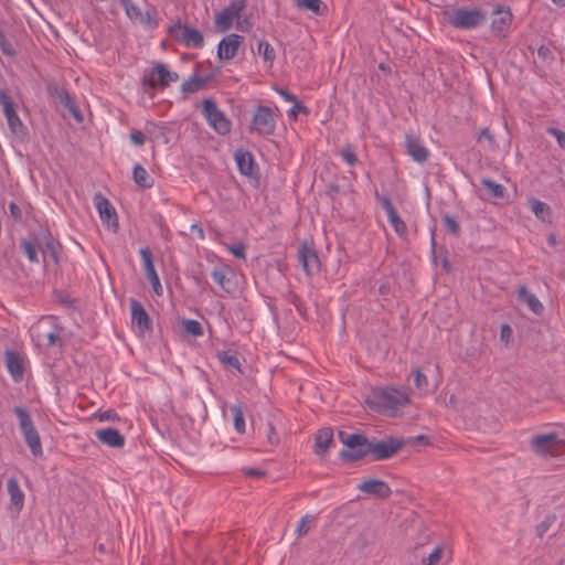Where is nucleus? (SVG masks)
<instances>
[{
  "mask_svg": "<svg viewBox=\"0 0 565 565\" xmlns=\"http://www.w3.org/2000/svg\"><path fill=\"white\" fill-rule=\"evenodd\" d=\"M558 445L557 434L535 435L531 439L532 450L540 456L552 455Z\"/></svg>",
  "mask_w": 565,
  "mask_h": 565,
  "instance_id": "obj_15",
  "label": "nucleus"
},
{
  "mask_svg": "<svg viewBox=\"0 0 565 565\" xmlns=\"http://www.w3.org/2000/svg\"><path fill=\"white\" fill-rule=\"evenodd\" d=\"M130 140L137 146H142L146 141V138L141 131L134 129L130 132Z\"/></svg>",
  "mask_w": 565,
  "mask_h": 565,
  "instance_id": "obj_57",
  "label": "nucleus"
},
{
  "mask_svg": "<svg viewBox=\"0 0 565 565\" xmlns=\"http://www.w3.org/2000/svg\"><path fill=\"white\" fill-rule=\"evenodd\" d=\"M152 75L158 76V82L161 88H167L172 82H177L179 79V75L174 72H170L162 63H156L153 65Z\"/></svg>",
  "mask_w": 565,
  "mask_h": 565,
  "instance_id": "obj_29",
  "label": "nucleus"
},
{
  "mask_svg": "<svg viewBox=\"0 0 565 565\" xmlns=\"http://www.w3.org/2000/svg\"><path fill=\"white\" fill-rule=\"evenodd\" d=\"M511 337H512V328L507 323L502 324L501 329H500L501 341L508 343Z\"/></svg>",
  "mask_w": 565,
  "mask_h": 565,
  "instance_id": "obj_58",
  "label": "nucleus"
},
{
  "mask_svg": "<svg viewBox=\"0 0 565 565\" xmlns=\"http://www.w3.org/2000/svg\"><path fill=\"white\" fill-rule=\"evenodd\" d=\"M121 7L125 9L126 14L134 21H138L141 24H151L152 18L149 12L142 13L137 4L132 0H120Z\"/></svg>",
  "mask_w": 565,
  "mask_h": 565,
  "instance_id": "obj_26",
  "label": "nucleus"
},
{
  "mask_svg": "<svg viewBox=\"0 0 565 565\" xmlns=\"http://www.w3.org/2000/svg\"><path fill=\"white\" fill-rule=\"evenodd\" d=\"M315 520H316V516L312 514L303 515L295 529V534L298 537H302V536L307 535L309 533V531L311 530V526H312Z\"/></svg>",
  "mask_w": 565,
  "mask_h": 565,
  "instance_id": "obj_38",
  "label": "nucleus"
},
{
  "mask_svg": "<svg viewBox=\"0 0 565 565\" xmlns=\"http://www.w3.org/2000/svg\"><path fill=\"white\" fill-rule=\"evenodd\" d=\"M358 490L370 497L385 500L392 494L390 486L380 479L369 478L358 484Z\"/></svg>",
  "mask_w": 565,
  "mask_h": 565,
  "instance_id": "obj_11",
  "label": "nucleus"
},
{
  "mask_svg": "<svg viewBox=\"0 0 565 565\" xmlns=\"http://www.w3.org/2000/svg\"><path fill=\"white\" fill-rule=\"evenodd\" d=\"M202 113L209 125L220 135H227L232 124L225 114L218 109L215 100L205 98L202 102Z\"/></svg>",
  "mask_w": 565,
  "mask_h": 565,
  "instance_id": "obj_4",
  "label": "nucleus"
},
{
  "mask_svg": "<svg viewBox=\"0 0 565 565\" xmlns=\"http://www.w3.org/2000/svg\"><path fill=\"white\" fill-rule=\"evenodd\" d=\"M367 449L369 446L343 449L342 451H340L339 457L345 462L359 461L363 459L365 456L370 455V451Z\"/></svg>",
  "mask_w": 565,
  "mask_h": 565,
  "instance_id": "obj_34",
  "label": "nucleus"
},
{
  "mask_svg": "<svg viewBox=\"0 0 565 565\" xmlns=\"http://www.w3.org/2000/svg\"><path fill=\"white\" fill-rule=\"evenodd\" d=\"M45 239V250H43V256L45 257L46 254L51 256L54 263H58V253L57 247L58 243H56L50 232H47L44 236Z\"/></svg>",
  "mask_w": 565,
  "mask_h": 565,
  "instance_id": "obj_40",
  "label": "nucleus"
},
{
  "mask_svg": "<svg viewBox=\"0 0 565 565\" xmlns=\"http://www.w3.org/2000/svg\"><path fill=\"white\" fill-rule=\"evenodd\" d=\"M246 8V0H234L215 18V25L222 32L231 29L233 21L238 19Z\"/></svg>",
  "mask_w": 565,
  "mask_h": 565,
  "instance_id": "obj_8",
  "label": "nucleus"
},
{
  "mask_svg": "<svg viewBox=\"0 0 565 565\" xmlns=\"http://www.w3.org/2000/svg\"><path fill=\"white\" fill-rule=\"evenodd\" d=\"M493 14L497 17L491 22V31L494 35L504 38L512 22L511 10L508 7L497 6Z\"/></svg>",
  "mask_w": 565,
  "mask_h": 565,
  "instance_id": "obj_14",
  "label": "nucleus"
},
{
  "mask_svg": "<svg viewBox=\"0 0 565 565\" xmlns=\"http://www.w3.org/2000/svg\"><path fill=\"white\" fill-rule=\"evenodd\" d=\"M94 204L98 211L100 220L107 224L114 232L118 230V217L115 207L100 193L94 195Z\"/></svg>",
  "mask_w": 565,
  "mask_h": 565,
  "instance_id": "obj_10",
  "label": "nucleus"
},
{
  "mask_svg": "<svg viewBox=\"0 0 565 565\" xmlns=\"http://www.w3.org/2000/svg\"><path fill=\"white\" fill-rule=\"evenodd\" d=\"M20 247L31 263H38L39 258L35 242L23 239L20 243Z\"/></svg>",
  "mask_w": 565,
  "mask_h": 565,
  "instance_id": "obj_41",
  "label": "nucleus"
},
{
  "mask_svg": "<svg viewBox=\"0 0 565 565\" xmlns=\"http://www.w3.org/2000/svg\"><path fill=\"white\" fill-rule=\"evenodd\" d=\"M217 358L225 367L235 369L239 373H243L241 370V362L236 355L230 354L226 351H222L217 353Z\"/></svg>",
  "mask_w": 565,
  "mask_h": 565,
  "instance_id": "obj_39",
  "label": "nucleus"
},
{
  "mask_svg": "<svg viewBox=\"0 0 565 565\" xmlns=\"http://www.w3.org/2000/svg\"><path fill=\"white\" fill-rule=\"evenodd\" d=\"M131 310V323L135 326L140 334L152 331V323L149 315L143 306L136 299L129 300Z\"/></svg>",
  "mask_w": 565,
  "mask_h": 565,
  "instance_id": "obj_12",
  "label": "nucleus"
},
{
  "mask_svg": "<svg viewBox=\"0 0 565 565\" xmlns=\"http://www.w3.org/2000/svg\"><path fill=\"white\" fill-rule=\"evenodd\" d=\"M243 42V36L238 34H230L223 38L217 46V57L220 60H232L238 50L239 44Z\"/></svg>",
  "mask_w": 565,
  "mask_h": 565,
  "instance_id": "obj_18",
  "label": "nucleus"
},
{
  "mask_svg": "<svg viewBox=\"0 0 565 565\" xmlns=\"http://www.w3.org/2000/svg\"><path fill=\"white\" fill-rule=\"evenodd\" d=\"M481 184L487 190L489 196L495 199H502L504 196L505 189L502 184H499L490 179H482Z\"/></svg>",
  "mask_w": 565,
  "mask_h": 565,
  "instance_id": "obj_36",
  "label": "nucleus"
},
{
  "mask_svg": "<svg viewBox=\"0 0 565 565\" xmlns=\"http://www.w3.org/2000/svg\"><path fill=\"white\" fill-rule=\"evenodd\" d=\"M276 120L271 108L258 106L253 115L250 131L263 136H270L275 132Z\"/></svg>",
  "mask_w": 565,
  "mask_h": 565,
  "instance_id": "obj_6",
  "label": "nucleus"
},
{
  "mask_svg": "<svg viewBox=\"0 0 565 565\" xmlns=\"http://www.w3.org/2000/svg\"><path fill=\"white\" fill-rule=\"evenodd\" d=\"M0 50L7 56H14L17 54L12 43L8 40L4 32L0 29Z\"/></svg>",
  "mask_w": 565,
  "mask_h": 565,
  "instance_id": "obj_45",
  "label": "nucleus"
},
{
  "mask_svg": "<svg viewBox=\"0 0 565 565\" xmlns=\"http://www.w3.org/2000/svg\"><path fill=\"white\" fill-rule=\"evenodd\" d=\"M477 140L478 142L487 140L491 146L494 143V137L488 128H483L480 130Z\"/></svg>",
  "mask_w": 565,
  "mask_h": 565,
  "instance_id": "obj_54",
  "label": "nucleus"
},
{
  "mask_svg": "<svg viewBox=\"0 0 565 565\" xmlns=\"http://www.w3.org/2000/svg\"><path fill=\"white\" fill-rule=\"evenodd\" d=\"M518 297L521 301H524L531 311L535 315H542L544 311V307L542 302L537 299V297L531 294L526 286L522 285L518 289Z\"/></svg>",
  "mask_w": 565,
  "mask_h": 565,
  "instance_id": "obj_28",
  "label": "nucleus"
},
{
  "mask_svg": "<svg viewBox=\"0 0 565 565\" xmlns=\"http://www.w3.org/2000/svg\"><path fill=\"white\" fill-rule=\"evenodd\" d=\"M140 257L142 260V265H143V269H145L147 279L150 281L154 294L160 296L162 294V287H161L159 276H158L154 265H153L151 250L147 247L141 248Z\"/></svg>",
  "mask_w": 565,
  "mask_h": 565,
  "instance_id": "obj_16",
  "label": "nucleus"
},
{
  "mask_svg": "<svg viewBox=\"0 0 565 565\" xmlns=\"http://www.w3.org/2000/svg\"><path fill=\"white\" fill-rule=\"evenodd\" d=\"M50 93L56 96L58 102L70 111V114L75 118L76 121H83L82 111L65 89H58L57 87H55L54 90H52L50 88Z\"/></svg>",
  "mask_w": 565,
  "mask_h": 565,
  "instance_id": "obj_23",
  "label": "nucleus"
},
{
  "mask_svg": "<svg viewBox=\"0 0 565 565\" xmlns=\"http://www.w3.org/2000/svg\"><path fill=\"white\" fill-rule=\"evenodd\" d=\"M419 443L427 445V444H429V440L424 435L414 436L407 440V444L413 445V446L416 444H419Z\"/></svg>",
  "mask_w": 565,
  "mask_h": 565,
  "instance_id": "obj_61",
  "label": "nucleus"
},
{
  "mask_svg": "<svg viewBox=\"0 0 565 565\" xmlns=\"http://www.w3.org/2000/svg\"><path fill=\"white\" fill-rule=\"evenodd\" d=\"M209 81L210 76L203 77L194 74L182 83L181 92L185 95L196 93L204 89Z\"/></svg>",
  "mask_w": 565,
  "mask_h": 565,
  "instance_id": "obj_30",
  "label": "nucleus"
},
{
  "mask_svg": "<svg viewBox=\"0 0 565 565\" xmlns=\"http://www.w3.org/2000/svg\"><path fill=\"white\" fill-rule=\"evenodd\" d=\"M9 211H10V215L15 220V221H21L22 220V210L21 207L15 204L14 202H10L9 203Z\"/></svg>",
  "mask_w": 565,
  "mask_h": 565,
  "instance_id": "obj_56",
  "label": "nucleus"
},
{
  "mask_svg": "<svg viewBox=\"0 0 565 565\" xmlns=\"http://www.w3.org/2000/svg\"><path fill=\"white\" fill-rule=\"evenodd\" d=\"M96 438L104 445L113 448H121L125 446V437L116 428H102L95 431Z\"/></svg>",
  "mask_w": 565,
  "mask_h": 565,
  "instance_id": "obj_21",
  "label": "nucleus"
},
{
  "mask_svg": "<svg viewBox=\"0 0 565 565\" xmlns=\"http://www.w3.org/2000/svg\"><path fill=\"white\" fill-rule=\"evenodd\" d=\"M227 249L236 257V258H239V259H245L246 258V252H245V245L242 244V243H238L234 246L232 245H227Z\"/></svg>",
  "mask_w": 565,
  "mask_h": 565,
  "instance_id": "obj_51",
  "label": "nucleus"
},
{
  "mask_svg": "<svg viewBox=\"0 0 565 565\" xmlns=\"http://www.w3.org/2000/svg\"><path fill=\"white\" fill-rule=\"evenodd\" d=\"M234 159L241 174L252 177L255 173V161L252 152L238 149L234 152Z\"/></svg>",
  "mask_w": 565,
  "mask_h": 565,
  "instance_id": "obj_22",
  "label": "nucleus"
},
{
  "mask_svg": "<svg viewBox=\"0 0 565 565\" xmlns=\"http://www.w3.org/2000/svg\"><path fill=\"white\" fill-rule=\"evenodd\" d=\"M276 92L281 96L284 97L287 102H296L298 100L297 97L291 94L290 92H288L286 88H276Z\"/></svg>",
  "mask_w": 565,
  "mask_h": 565,
  "instance_id": "obj_60",
  "label": "nucleus"
},
{
  "mask_svg": "<svg viewBox=\"0 0 565 565\" xmlns=\"http://www.w3.org/2000/svg\"><path fill=\"white\" fill-rule=\"evenodd\" d=\"M169 34L186 47L199 49L204 44L203 35L198 29L182 24L181 22L172 24L169 28Z\"/></svg>",
  "mask_w": 565,
  "mask_h": 565,
  "instance_id": "obj_5",
  "label": "nucleus"
},
{
  "mask_svg": "<svg viewBox=\"0 0 565 565\" xmlns=\"http://www.w3.org/2000/svg\"><path fill=\"white\" fill-rule=\"evenodd\" d=\"M340 156L342 160L350 167H353L358 162L356 154L354 153L351 147H345L341 149Z\"/></svg>",
  "mask_w": 565,
  "mask_h": 565,
  "instance_id": "obj_49",
  "label": "nucleus"
},
{
  "mask_svg": "<svg viewBox=\"0 0 565 565\" xmlns=\"http://www.w3.org/2000/svg\"><path fill=\"white\" fill-rule=\"evenodd\" d=\"M295 4L300 10L311 11L316 15H323L327 6L321 0H295Z\"/></svg>",
  "mask_w": 565,
  "mask_h": 565,
  "instance_id": "obj_33",
  "label": "nucleus"
},
{
  "mask_svg": "<svg viewBox=\"0 0 565 565\" xmlns=\"http://www.w3.org/2000/svg\"><path fill=\"white\" fill-rule=\"evenodd\" d=\"M413 375H414V384H415V386L419 391L427 392L428 391V380H427V376L424 373H422L418 369L413 371Z\"/></svg>",
  "mask_w": 565,
  "mask_h": 565,
  "instance_id": "obj_48",
  "label": "nucleus"
},
{
  "mask_svg": "<svg viewBox=\"0 0 565 565\" xmlns=\"http://www.w3.org/2000/svg\"><path fill=\"white\" fill-rule=\"evenodd\" d=\"M258 53L263 55L265 62H268L269 65L273 64L276 55L275 50L271 47V45L267 41H259L258 42Z\"/></svg>",
  "mask_w": 565,
  "mask_h": 565,
  "instance_id": "obj_43",
  "label": "nucleus"
},
{
  "mask_svg": "<svg viewBox=\"0 0 565 565\" xmlns=\"http://www.w3.org/2000/svg\"><path fill=\"white\" fill-rule=\"evenodd\" d=\"M406 153L417 163H424L429 157V150L423 145L420 138L413 134L405 136Z\"/></svg>",
  "mask_w": 565,
  "mask_h": 565,
  "instance_id": "obj_17",
  "label": "nucleus"
},
{
  "mask_svg": "<svg viewBox=\"0 0 565 565\" xmlns=\"http://www.w3.org/2000/svg\"><path fill=\"white\" fill-rule=\"evenodd\" d=\"M0 103L3 106V114L11 132L14 135L23 134L24 125L15 111V105L13 100L6 90H0Z\"/></svg>",
  "mask_w": 565,
  "mask_h": 565,
  "instance_id": "obj_9",
  "label": "nucleus"
},
{
  "mask_svg": "<svg viewBox=\"0 0 565 565\" xmlns=\"http://www.w3.org/2000/svg\"><path fill=\"white\" fill-rule=\"evenodd\" d=\"M184 331L193 337H200L203 334V328L196 320L188 319L183 321Z\"/></svg>",
  "mask_w": 565,
  "mask_h": 565,
  "instance_id": "obj_44",
  "label": "nucleus"
},
{
  "mask_svg": "<svg viewBox=\"0 0 565 565\" xmlns=\"http://www.w3.org/2000/svg\"><path fill=\"white\" fill-rule=\"evenodd\" d=\"M338 437L348 448L366 447L370 445V440L363 434H349L340 430Z\"/></svg>",
  "mask_w": 565,
  "mask_h": 565,
  "instance_id": "obj_31",
  "label": "nucleus"
},
{
  "mask_svg": "<svg viewBox=\"0 0 565 565\" xmlns=\"http://www.w3.org/2000/svg\"><path fill=\"white\" fill-rule=\"evenodd\" d=\"M375 405L385 415L395 417L399 407L409 404L407 388H381L374 394Z\"/></svg>",
  "mask_w": 565,
  "mask_h": 565,
  "instance_id": "obj_1",
  "label": "nucleus"
},
{
  "mask_svg": "<svg viewBox=\"0 0 565 565\" xmlns=\"http://www.w3.org/2000/svg\"><path fill=\"white\" fill-rule=\"evenodd\" d=\"M332 445L333 430L328 427L319 429L315 438V452L319 457H324Z\"/></svg>",
  "mask_w": 565,
  "mask_h": 565,
  "instance_id": "obj_24",
  "label": "nucleus"
},
{
  "mask_svg": "<svg viewBox=\"0 0 565 565\" xmlns=\"http://www.w3.org/2000/svg\"><path fill=\"white\" fill-rule=\"evenodd\" d=\"M132 178L135 183L142 189H150L153 186V178H151L147 170L139 163L134 167Z\"/></svg>",
  "mask_w": 565,
  "mask_h": 565,
  "instance_id": "obj_32",
  "label": "nucleus"
},
{
  "mask_svg": "<svg viewBox=\"0 0 565 565\" xmlns=\"http://www.w3.org/2000/svg\"><path fill=\"white\" fill-rule=\"evenodd\" d=\"M234 420V428L238 434L245 433L244 408L241 404L231 407Z\"/></svg>",
  "mask_w": 565,
  "mask_h": 565,
  "instance_id": "obj_37",
  "label": "nucleus"
},
{
  "mask_svg": "<svg viewBox=\"0 0 565 565\" xmlns=\"http://www.w3.org/2000/svg\"><path fill=\"white\" fill-rule=\"evenodd\" d=\"M18 420L19 428L24 438L26 446L30 448L31 454L35 458H40L43 455V448L41 443L40 434L34 426L29 411L24 407L17 406L13 409Z\"/></svg>",
  "mask_w": 565,
  "mask_h": 565,
  "instance_id": "obj_2",
  "label": "nucleus"
},
{
  "mask_svg": "<svg viewBox=\"0 0 565 565\" xmlns=\"http://www.w3.org/2000/svg\"><path fill=\"white\" fill-rule=\"evenodd\" d=\"M443 223L446 227V230L457 236L460 232V226L458 224V222L455 220V217L450 216L449 214H444L443 215Z\"/></svg>",
  "mask_w": 565,
  "mask_h": 565,
  "instance_id": "obj_47",
  "label": "nucleus"
},
{
  "mask_svg": "<svg viewBox=\"0 0 565 565\" xmlns=\"http://www.w3.org/2000/svg\"><path fill=\"white\" fill-rule=\"evenodd\" d=\"M537 55H539L540 58H542L545 62L553 60L552 51L547 46H545V45H541L539 47Z\"/></svg>",
  "mask_w": 565,
  "mask_h": 565,
  "instance_id": "obj_55",
  "label": "nucleus"
},
{
  "mask_svg": "<svg viewBox=\"0 0 565 565\" xmlns=\"http://www.w3.org/2000/svg\"><path fill=\"white\" fill-rule=\"evenodd\" d=\"M7 490L10 495V507L19 513L24 505V493L15 478H10L7 482Z\"/></svg>",
  "mask_w": 565,
  "mask_h": 565,
  "instance_id": "obj_25",
  "label": "nucleus"
},
{
  "mask_svg": "<svg viewBox=\"0 0 565 565\" xmlns=\"http://www.w3.org/2000/svg\"><path fill=\"white\" fill-rule=\"evenodd\" d=\"M4 362L8 372L15 382H20L24 375L23 360L15 351L8 350L4 353Z\"/></svg>",
  "mask_w": 565,
  "mask_h": 565,
  "instance_id": "obj_20",
  "label": "nucleus"
},
{
  "mask_svg": "<svg viewBox=\"0 0 565 565\" xmlns=\"http://www.w3.org/2000/svg\"><path fill=\"white\" fill-rule=\"evenodd\" d=\"M156 76L157 75H152V71L150 72L149 75H145L143 78H142V85H148L150 86L152 89H156L157 86L159 85V82L156 79Z\"/></svg>",
  "mask_w": 565,
  "mask_h": 565,
  "instance_id": "obj_59",
  "label": "nucleus"
},
{
  "mask_svg": "<svg viewBox=\"0 0 565 565\" xmlns=\"http://www.w3.org/2000/svg\"><path fill=\"white\" fill-rule=\"evenodd\" d=\"M404 441L394 437H387L380 441H371L369 451L373 460H385L396 455L403 447Z\"/></svg>",
  "mask_w": 565,
  "mask_h": 565,
  "instance_id": "obj_7",
  "label": "nucleus"
},
{
  "mask_svg": "<svg viewBox=\"0 0 565 565\" xmlns=\"http://www.w3.org/2000/svg\"><path fill=\"white\" fill-rule=\"evenodd\" d=\"M487 20L486 13L480 9L456 8L449 15V23L456 29L470 30L483 24Z\"/></svg>",
  "mask_w": 565,
  "mask_h": 565,
  "instance_id": "obj_3",
  "label": "nucleus"
},
{
  "mask_svg": "<svg viewBox=\"0 0 565 565\" xmlns=\"http://www.w3.org/2000/svg\"><path fill=\"white\" fill-rule=\"evenodd\" d=\"M232 270L230 267L221 265L214 267L211 271V277L213 280L226 292L231 291L232 282H231Z\"/></svg>",
  "mask_w": 565,
  "mask_h": 565,
  "instance_id": "obj_27",
  "label": "nucleus"
},
{
  "mask_svg": "<svg viewBox=\"0 0 565 565\" xmlns=\"http://www.w3.org/2000/svg\"><path fill=\"white\" fill-rule=\"evenodd\" d=\"M298 111L308 113L307 107L299 100L294 102V106L288 110L289 118H296Z\"/></svg>",
  "mask_w": 565,
  "mask_h": 565,
  "instance_id": "obj_53",
  "label": "nucleus"
},
{
  "mask_svg": "<svg viewBox=\"0 0 565 565\" xmlns=\"http://www.w3.org/2000/svg\"><path fill=\"white\" fill-rule=\"evenodd\" d=\"M268 440L270 444L275 445L278 444L279 438L275 431V428L271 424L268 425Z\"/></svg>",
  "mask_w": 565,
  "mask_h": 565,
  "instance_id": "obj_63",
  "label": "nucleus"
},
{
  "mask_svg": "<svg viewBox=\"0 0 565 565\" xmlns=\"http://www.w3.org/2000/svg\"><path fill=\"white\" fill-rule=\"evenodd\" d=\"M529 205L532 210V212L535 214L536 217L541 218L542 221H545L551 215V207L545 203L537 199H530Z\"/></svg>",
  "mask_w": 565,
  "mask_h": 565,
  "instance_id": "obj_35",
  "label": "nucleus"
},
{
  "mask_svg": "<svg viewBox=\"0 0 565 565\" xmlns=\"http://www.w3.org/2000/svg\"><path fill=\"white\" fill-rule=\"evenodd\" d=\"M49 344L53 345L58 340V335L54 332L49 333L47 335Z\"/></svg>",
  "mask_w": 565,
  "mask_h": 565,
  "instance_id": "obj_64",
  "label": "nucleus"
},
{
  "mask_svg": "<svg viewBox=\"0 0 565 565\" xmlns=\"http://www.w3.org/2000/svg\"><path fill=\"white\" fill-rule=\"evenodd\" d=\"M298 260L301 263L303 270L311 276L320 270V260L316 249L307 243H302L298 249Z\"/></svg>",
  "mask_w": 565,
  "mask_h": 565,
  "instance_id": "obj_13",
  "label": "nucleus"
},
{
  "mask_svg": "<svg viewBox=\"0 0 565 565\" xmlns=\"http://www.w3.org/2000/svg\"><path fill=\"white\" fill-rule=\"evenodd\" d=\"M380 202L385 210L388 221L391 225L394 227L395 232L399 236H404L407 233V226L405 222L399 217L397 214V211L395 210L394 205L392 204L390 198L383 196L380 199Z\"/></svg>",
  "mask_w": 565,
  "mask_h": 565,
  "instance_id": "obj_19",
  "label": "nucleus"
},
{
  "mask_svg": "<svg viewBox=\"0 0 565 565\" xmlns=\"http://www.w3.org/2000/svg\"><path fill=\"white\" fill-rule=\"evenodd\" d=\"M97 418L100 422H108V420L115 422V420H119V416H118V414L114 409H107L105 412H98L97 413Z\"/></svg>",
  "mask_w": 565,
  "mask_h": 565,
  "instance_id": "obj_52",
  "label": "nucleus"
},
{
  "mask_svg": "<svg viewBox=\"0 0 565 565\" xmlns=\"http://www.w3.org/2000/svg\"><path fill=\"white\" fill-rule=\"evenodd\" d=\"M556 515L554 513L547 514L542 522H540L535 526V534L537 537L542 539L545 533L548 532L551 526L555 523Z\"/></svg>",
  "mask_w": 565,
  "mask_h": 565,
  "instance_id": "obj_42",
  "label": "nucleus"
},
{
  "mask_svg": "<svg viewBox=\"0 0 565 565\" xmlns=\"http://www.w3.org/2000/svg\"><path fill=\"white\" fill-rule=\"evenodd\" d=\"M244 472L246 476L254 478H260L265 476V471L255 468H247L244 470Z\"/></svg>",
  "mask_w": 565,
  "mask_h": 565,
  "instance_id": "obj_62",
  "label": "nucleus"
},
{
  "mask_svg": "<svg viewBox=\"0 0 565 565\" xmlns=\"http://www.w3.org/2000/svg\"><path fill=\"white\" fill-rule=\"evenodd\" d=\"M443 553L444 547L441 545L436 546L427 557L422 559V565H436L441 559Z\"/></svg>",
  "mask_w": 565,
  "mask_h": 565,
  "instance_id": "obj_46",
  "label": "nucleus"
},
{
  "mask_svg": "<svg viewBox=\"0 0 565 565\" xmlns=\"http://www.w3.org/2000/svg\"><path fill=\"white\" fill-rule=\"evenodd\" d=\"M546 132L553 137L556 138L557 140V143L558 146L562 148V149H565V132L557 129V128H554V127H548L546 129Z\"/></svg>",
  "mask_w": 565,
  "mask_h": 565,
  "instance_id": "obj_50",
  "label": "nucleus"
}]
</instances>
